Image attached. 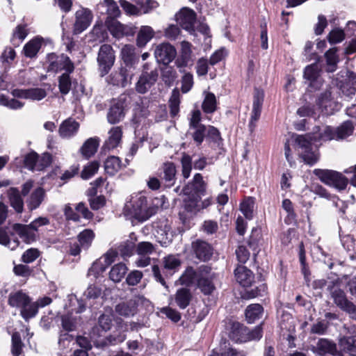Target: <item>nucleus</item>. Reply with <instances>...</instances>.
Instances as JSON below:
<instances>
[{
	"label": "nucleus",
	"instance_id": "nucleus-1",
	"mask_svg": "<svg viewBox=\"0 0 356 356\" xmlns=\"http://www.w3.org/2000/svg\"><path fill=\"white\" fill-rule=\"evenodd\" d=\"M147 198L141 194L132 195L130 200L127 202L123 209V213L130 218H135L143 222L149 219L157 212L158 207H147Z\"/></svg>",
	"mask_w": 356,
	"mask_h": 356
},
{
	"label": "nucleus",
	"instance_id": "nucleus-2",
	"mask_svg": "<svg viewBox=\"0 0 356 356\" xmlns=\"http://www.w3.org/2000/svg\"><path fill=\"white\" fill-rule=\"evenodd\" d=\"M112 320L108 315L102 314L99 318L98 325L95 326L90 332V338L95 341L97 346H108L122 342L125 339L124 334L110 335L103 341H97V338L102 336V333L110 330Z\"/></svg>",
	"mask_w": 356,
	"mask_h": 356
},
{
	"label": "nucleus",
	"instance_id": "nucleus-3",
	"mask_svg": "<svg viewBox=\"0 0 356 356\" xmlns=\"http://www.w3.org/2000/svg\"><path fill=\"white\" fill-rule=\"evenodd\" d=\"M8 304L13 307L20 308L21 316L26 321L33 318L38 313L37 305L32 303L29 296L22 291L10 293Z\"/></svg>",
	"mask_w": 356,
	"mask_h": 356
},
{
	"label": "nucleus",
	"instance_id": "nucleus-4",
	"mask_svg": "<svg viewBox=\"0 0 356 356\" xmlns=\"http://www.w3.org/2000/svg\"><path fill=\"white\" fill-rule=\"evenodd\" d=\"M316 139V136L307 134L298 135L295 140L298 148L301 150L300 152L301 157L309 165L314 164L319 159L318 149L312 145V140Z\"/></svg>",
	"mask_w": 356,
	"mask_h": 356
},
{
	"label": "nucleus",
	"instance_id": "nucleus-5",
	"mask_svg": "<svg viewBox=\"0 0 356 356\" xmlns=\"http://www.w3.org/2000/svg\"><path fill=\"white\" fill-rule=\"evenodd\" d=\"M313 172L322 182L338 190L345 189L348 183L346 177L334 170L315 169Z\"/></svg>",
	"mask_w": 356,
	"mask_h": 356
},
{
	"label": "nucleus",
	"instance_id": "nucleus-6",
	"mask_svg": "<svg viewBox=\"0 0 356 356\" xmlns=\"http://www.w3.org/2000/svg\"><path fill=\"white\" fill-rule=\"evenodd\" d=\"M215 278L216 274L210 266L202 265L198 268L197 285L204 295H210L215 290L216 287L213 284Z\"/></svg>",
	"mask_w": 356,
	"mask_h": 356
},
{
	"label": "nucleus",
	"instance_id": "nucleus-7",
	"mask_svg": "<svg viewBox=\"0 0 356 356\" xmlns=\"http://www.w3.org/2000/svg\"><path fill=\"white\" fill-rule=\"evenodd\" d=\"M98 70L101 76L106 75L114 65L115 56L110 44H102L97 55Z\"/></svg>",
	"mask_w": 356,
	"mask_h": 356
},
{
	"label": "nucleus",
	"instance_id": "nucleus-8",
	"mask_svg": "<svg viewBox=\"0 0 356 356\" xmlns=\"http://www.w3.org/2000/svg\"><path fill=\"white\" fill-rule=\"evenodd\" d=\"M24 165L31 171H42L51 163V156L49 153H44L39 157L35 152L26 154L23 159Z\"/></svg>",
	"mask_w": 356,
	"mask_h": 356
},
{
	"label": "nucleus",
	"instance_id": "nucleus-9",
	"mask_svg": "<svg viewBox=\"0 0 356 356\" xmlns=\"http://www.w3.org/2000/svg\"><path fill=\"white\" fill-rule=\"evenodd\" d=\"M47 63L48 72H57L65 70L67 72L71 73L74 69L73 63L67 56L64 54H49L47 56Z\"/></svg>",
	"mask_w": 356,
	"mask_h": 356
},
{
	"label": "nucleus",
	"instance_id": "nucleus-10",
	"mask_svg": "<svg viewBox=\"0 0 356 356\" xmlns=\"http://www.w3.org/2000/svg\"><path fill=\"white\" fill-rule=\"evenodd\" d=\"M262 337V330L260 326H257L252 331L239 323H234L232 325L231 337L236 341L258 340Z\"/></svg>",
	"mask_w": 356,
	"mask_h": 356
},
{
	"label": "nucleus",
	"instance_id": "nucleus-11",
	"mask_svg": "<svg viewBox=\"0 0 356 356\" xmlns=\"http://www.w3.org/2000/svg\"><path fill=\"white\" fill-rule=\"evenodd\" d=\"M93 18L92 11L81 8L75 13V21L73 26L74 34H79L85 31L91 24Z\"/></svg>",
	"mask_w": 356,
	"mask_h": 356
},
{
	"label": "nucleus",
	"instance_id": "nucleus-12",
	"mask_svg": "<svg viewBox=\"0 0 356 356\" xmlns=\"http://www.w3.org/2000/svg\"><path fill=\"white\" fill-rule=\"evenodd\" d=\"M134 75L131 65L122 67L118 71L111 74V83L114 86L124 88L131 83Z\"/></svg>",
	"mask_w": 356,
	"mask_h": 356
},
{
	"label": "nucleus",
	"instance_id": "nucleus-13",
	"mask_svg": "<svg viewBox=\"0 0 356 356\" xmlns=\"http://www.w3.org/2000/svg\"><path fill=\"white\" fill-rule=\"evenodd\" d=\"M159 77L156 70L143 72L136 83L135 89L140 94L146 93L155 84Z\"/></svg>",
	"mask_w": 356,
	"mask_h": 356
},
{
	"label": "nucleus",
	"instance_id": "nucleus-14",
	"mask_svg": "<svg viewBox=\"0 0 356 356\" xmlns=\"http://www.w3.org/2000/svg\"><path fill=\"white\" fill-rule=\"evenodd\" d=\"M176 20L177 23L190 33L195 31L194 25L196 21L195 13L188 8H182L177 15Z\"/></svg>",
	"mask_w": 356,
	"mask_h": 356
},
{
	"label": "nucleus",
	"instance_id": "nucleus-15",
	"mask_svg": "<svg viewBox=\"0 0 356 356\" xmlns=\"http://www.w3.org/2000/svg\"><path fill=\"white\" fill-rule=\"evenodd\" d=\"M264 99V92L262 90L256 88L253 96L252 111L249 123L250 131H253L256 126V122L259 119L262 104Z\"/></svg>",
	"mask_w": 356,
	"mask_h": 356
},
{
	"label": "nucleus",
	"instance_id": "nucleus-16",
	"mask_svg": "<svg viewBox=\"0 0 356 356\" xmlns=\"http://www.w3.org/2000/svg\"><path fill=\"white\" fill-rule=\"evenodd\" d=\"M154 55L159 62L168 65L175 59L177 51L170 44L163 42L156 47Z\"/></svg>",
	"mask_w": 356,
	"mask_h": 356
},
{
	"label": "nucleus",
	"instance_id": "nucleus-17",
	"mask_svg": "<svg viewBox=\"0 0 356 356\" xmlns=\"http://www.w3.org/2000/svg\"><path fill=\"white\" fill-rule=\"evenodd\" d=\"M191 248L196 258L202 261H209L213 253L212 246L207 241L200 239L193 241Z\"/></svg>",
	"mask_w": 356,
	"mask_h": 356
},
{
	"label": "nucleus",
	"instance_id": "nucleus-18",
	"mask_svg": "<svg viewBox=\"0 0 356 356\" xmlns=\"http://www.w3.org/2000/svg\"><path fill=\"white\" fill-rule=\"evenodd\" d=\"M207 184L203 180L201 174L197 173L194 175L191 182H189L184 187L182 191L184 194H194L197 195L199 198L205 194Z\"/></svg>",
	"mask_w": 356,
	"mask_h": 356
},
{
	"label": "nucleus",
	"instance_id": "nucleus-19",
	"mask_svg": "<svg viewBox=\"0 0 356 356\" xmlns=\"http://www.w3.org/2000/svg\"><path fill=\"white\" fill-rule=\"evenodd\" d=\"M331 297L334 302L341 309H343L350 302L344 291L340 289L338 280L332 281L327 285Z\"/></svg>",
	"mask_w": 356,
	"mask_h": 356
},
{
	"label": "nucleus",
	"instance_id": "nucleus-20",
	"mask_svg": "<svg viewBox=\"0 0 356 356\" xmlns=\"http://www.w3.org/2000/svg\"><path fill=\"white\" fill-rule=\"evenodd\" d=\"M105 24L111 34L116 38H120L124 35L133 34L134 33L131 26L124 25L115 19H106Z\"/></svg>",
	"mask_w": 356,
	"mask_h": 356
},
{
	"label": "nucleus",
	"instance_id": "nucleus-21",
	"mask_svg": "<svg viewBox=\"0 0 356 356\" xmlns=\"http://www.w3.org/2000/svg\"><path fill=\"white\" fill-rule=\"evenodd\" d=\"M321 69L316 63L307 65L304 70V78L310 82L309 86L318 89L322 81L320 79Z\"/></svg>",
	"mask_w": 356,
	"mask_h": 356
},
{
	"label": "nucleus",
	"instance_id": "nucleus-22",
	"mask_svg": "<svg viewBox=\"0 0 356 356\" xmlns=\"http://www.w3.org/2000/svg\"><path fill=\"white\" fill-rule=\"evenodd\" d=\"M312 350L320 356H325L327 354L334 355L337 353L336 343L327 339H320L316 346L312 348Z\"/></svg>",
	"mask_w": 356,
	"mask_h": 356
},
{
	"label": "nucleus",
	"instance_id": "nucleus-23",
	"mask_svg": "<svg viewBox=\"0 0 356 356\" xmlns=\"http://www.w3.org/2000/svg\"><path fill=\"white\" fill-rule=\"evenodd\" d=\"M143 297L134 298L127 302H122L115 306V312L120 316L129 317L134 316L137 310V299H143Z\"/></svg>",
	"mask_w": 356,
	"mask_h": 356
},
{
	"label": "nucleus",
	"instance_id": "nucleus-24",
	"mask_svg": "<svg viewBox=\"0 0 356 356\" xmlns=\"http://www.w3.org/2000/svg\"><path fill=\"white\" fill-rule=\"evenodd\" d=\"M124 115V102L119 99L109 108L107 113V119L109 123L116 124L122 120Z\"/></svg>",
	"mask_w": 356,
	"mask_h": 356
},
{
	"label": "nucleus",
	"instance_id": "nucleus-25",
	"mask_svg": "<svg viewBox=\"0 0 356 356\" xmlns=\"http://www.w3.org/2000/svg\"><path fill=\"white\" fill-rule=\"evenodd\" d=\"M160 177L165 181V184L170 187L174 185L176 179V168L173 163L167 162L163 163L161 169Z\"/></svg>",
	"mask_w": 356,
	"mask_h": 356
},
{
	"label": "nucleus",
	"instance_id": "nucleus-26",
	"mask_svg": "<svg viewBox=\"0 0 356 356\" xmlns=\"http://www.w3.org/2000/svg\"><path fill=\"white\" fill-rule=\"evenodd\" d=\"M13 229L17 234L23 241L30 243L35 240V231L31 225L14 224Z\"/></svg>",
	"mask_w": 356,
	"mask_h": 356
},
{
	"label": "nucleus",
	"instance_id": "nucleus-27",
	"mask_svg": "<svg viewBox=\"0 0 356 356\" xmlns=\"http://www.w3.org/2000/svg\"><path fill=\"white\" fill-rule=\"evenodd\" d=\"M45 196L46 192L43 188H36L26 200L28 209L33 211L38 208L44 201Z\"/></svg>",
	"mask_w": 356,
	"mask_h": 356
},
{
	"label": "nucleus",
	"instance_id": "nucleus-28",
	"mask_svg": "<svg viewBox=\"0 0 356 356\" xmlns=\"http://www.w3.org/2000/svg\"><path fill=\"white\" fill-rule=\"evenodd\" d=\"M79 123L72 118L64 120L60 125L58 131L62 138H70L76 134Z\"/></svg>",
	"mask_w": 356,
	"mask_h": 356
},
{
	"label": "nucleus",
	"instance_id": "nucleus-29",
	"mask_svg": "<svg viewBox=\"0 0 356 356\" xmlns=\"http://www.w3.org/2000/svg\"><path fill=\"white\" fill-rule=\"evenodd\" d=\"M234 274L236 281L244 287L250 286L253 282L252 273L244 266H238Z\"/></svg>",
	"mask_w": 356,
	"mask_h": 356
},
{
	"label": "nucleus",
	"instance_id": "nucleus-30",
	"mask_svg": "<svg viewBox=\"0 0 356 356\" xmlns=\"http://www.w3.org/2000/svg\"><path fill=\"white\" fill-rule=\"evenodd\" d=\"M108 134V138L105 141L103 149L111 150L117 147L120 144L122 131L120 127H114L109 131Z\"/></svg>",
	"mask_w": 356,
	"mask_h": 356
},
{
	"label": "nucleus",
	"instance_id": "nucleus-31",
	"mask_svg": "<svg viewBox=\"0 0 356 356\" xmlns=\"http://www.w3.org/2000/svg\"><path fill=\"white\" fill-rule=\"evenodd\" d=\"M8 196L10 206L15 211L21 213L24 210V200L19 190L16 188H10L8 191Z\"/></svg>",
	"mask_w": 356,
	"mask_h": 356
},
{
	"label": "nucleus",
	"instance_id": "nucleus-32",
	"mask_svg": "<svg viewBox=\"0 0 356 356\" xmlns=\"http://www.w3.org/2000/svg\"><path fill=\"white\" fill-rule=\"evenodd\" d=\"M192 299V294L190 289L187 288H181L178 289L175 295V300L177 305L180 309L186 308Z\"/></svg>",
	"mask_w": 356,
	"mask_h": 356
},
{
	"label": "nucleus",
	"instance_id": "nucleus-33",
	"mask_svg": "<svg viewBox=\"0 0 356 356\" xmlns=\"http://www.w3.org/2000/svg\"><path fill=\"white\" fill-rule=\"evenodd\" d=\"M333 104L334 102L331 99V92L329 90H326L322 93L317 100V105L321 109V112L325 115L332 113Z\"/></svg>",
	"mask_w": 356,
	"mask_h": 356
},
{
	"label": "nucleus",
	"instance_id": "nucleus-34",
	"mask_svg": "<svg viewBox=\"0 0 356 356\" xmlns=\"http://www.w3.org/2000/svg\"><path fill=\"white\" fill-rule=\"evenodd\" d=\"M43 42V38L41 37H35L28 42L24 47L23 51L24 55L29 58L35 57Z\"/></svg>",
	"mask_w": 356,
	"mask_h": 356
},
{
	"label": "nucleus",
	"instance_id": "nucleus-35",
	"mask_svg": "<svg viewBox=\"0 0 356 356\" xmlns=\"http://www.w3.org/2000/svg\"><path fill=\"white\" fill-rule=\"evenodd\" d=\"M99 140L98 138H90L81 147L80 152L86 159L91 157L97 152Z\"/></svg>",
	"mask_w": 356,
	"mask_h": 356
},
{
	"label": "nucleus",
	"instance_id": "nucleus-36",
	"mask_svg": "<svg viewBox=\"0 0 356 356\" xmlns=\"http://www.w3.org/2000/svg\"><path fill=\"white\" fill-rule=\"evenodd\" d=\"M154 35V31L151 26H142L137 35V45L140 47L145 46Z\"/></svg>",
	"mask_w": 356,
	"mask_h": 356
},
{
	"label": "nucleus",
	"instance_id": "nucleus-37",
	"mask_svg": "<svg viewBox=\"0 0 356 356\" xmlns=\"http://www.w3.org/2000/svg\"><path fill=\"white\" fill-rule=\"evenodd\" d=\"M339 346L341 351L349 353L352 356L356 355V337H343L339 341Z\"/></svg>",
	"mask_w": 356,
	"mask_h": 356
},
{
	"label": "nucleus",
	"instance_id": "nucleus-38",
	"mask_svg": "<svg viewBox=\"0 0 356 356\" xmlns=\"http://www.w3.org/2000/svg\"><path fill=\"white\" fill-rule=\"evenodd\" d=\"M127 266L122 263L114 265L109 273L110 279L114 282H120L127 274Z\"/></svg>",
	"mask_w": 356,
	"mask_h": 356
},
{
	"label": "nucleus",
	"instance_id": "nucleus-39",
	"mask_svg": "<svg viewBox=\"0 0 356 356\" xmlns=\"http://www.w3.org/2000/svg\"><path fill=\"white\" fill-rule=\"evenodd\" d=\"M337 48L334 47L327 50L325 54L327 64V71L333 72L337 69V65L339 60L337 55Z\"/></svg>",
	"mask_w": 356,
	"mask_h": 356
},
{
	"label": "nucleus",
	"instance_id": "nucleus-40",
	"mask_svg": "<svg viewBox=\"0 0 356 356\" xmlns=\"http://www.w3.org/2000/svg\"><path fill=\"white\" fill-rule=\"evenodd\" d=\"M263 312V307L259 304L249 305L245 310V317L249 323H252L256 319L261 317Z\"/></svg>",
	"mask_w": 356,
	"mask_h": 356
},
{
	"label": "nucleus",
	"instance_id": "nucleus-41",
	"mask_svg": "<svg viewBox=\"0 0 356 356\" xmlns=\"http://www.w3.org/2000/svg\"><path fill=\"white\" fill-rule=\"evenodd\" d=\"M188 197L184 200V209L190 213H196L200 211V200L197 195L187 194Z\"/></svg>",
	"mask_w": 356,
	"mask_h": 356
},
{
	"label": "nucleus",
	"instance_id": "nucleus-42",
	"mask_svg": "<svg viewBox=\"0 0 356 356\" xmlns=\"http://www.w3.org/2000/svg\"><path fill=\"white\" fill-rule=\"evenodd\" d=\"M104 168L108 174L113 175L121 168V161L117 156H110L106 160Z\"/></svg>",
	"mask_w": 356,
	"mask_h": 356
},
{
	"label": "nucleus",
	"instance_id": "nucleus-43",
	"mask_svg": "<svg viewBox=\"0 0 356 356\" xmlns=\"http://www.w3.org/2000/svg\"><path fill=\"white\" fill-rule=\"evenodd\" d=\"M202 108L204 112L207 113H212L217 108L216 98L214 94L208 92L202 102Z\"/></svg>",
	"mask_w": 356,
	"mask_h": 356
},
{
	"label": "nucleus",
	"instance_id": "nucleus-44",
	"mask_svg": "<svg viewBox=\"0 0 356 356\" xmlns=\"http://www.w3.org/2000/svg\"><path fill=\"white\" fill-rule=\"evenodd\" d=\"M354 130V127L352 122L346 121L343 123L340 127L335 129L336 140L344 139L346 137L352 135Z\"/></svg>",
	"mask_w": 356,
	"mask_h": 356
},
{
	"label": "nucleus",
	"instance_id": "nucleus-45",
	"mask_svg": "<svg viewBox=\"0 0 356 356\" xmlns=\"http://www.w3.org/2000/svg\"><path fill=\"white\" fill-rule=\"evenodd\" d=\"M11 342V353L13 356H19L22 353V349L24 345L18 332H13L12 334Z\"/></svg>",
	"mask_w": 356,
	"mask_h": 356
},
{
	"label": "nucleus",
	"instance_id": "nucleus-46",
	"mask_svg": "<svg viewBox=\"0 0 356 356\" xmlns=\"http://www.w3.org/2000/svg\"><path fill=\"white\" fill-rule=\"evenodd\" d=\"M103 5L106 7L107 19H115L120 15V10L114 0H104Z\"/></svg>",
	"mask_w": 356,
	"mask_h": 356
},
{
	"label": "nucleus",
	"instance_id": "nucleus-47",
	"mask_svg": "<svg viewBox=\"0 0 356 356\" xmlns=\"http://www.w3.org/2000/svg\"><path fill=\"white\" fill-rule=\"evenodd\" d=\"M181 261L178 255L169 254L163 258V266L170 270H177L181 266Z\"/></svg>",
	"mask_w": 356,
	"mask_h": 356
},
{
	"label": "nucleus",
	"instance_id": "nucleus-48",
	"mask_svg": "<svg viewBox=\"0 0 356 356\" xmlns=\"http://www.w3.org/2000/svg\"><path fill=\"white\" fill-rule=\"evenodd\" d=\"M69 74L63 73L58 78V87L63 95H67L71 89L72 81Z\"/></svg>",
	"mask_w": 356,
	"mask_h": 356
},
{
	"label": "nucleus",
	"instance_id": "nucleus-49",
	"mask_svg": "<svg viewBox=\"0 0 356 356\" xmlns=\"http://www.w3.org/2000/svg\"><path fill=\"white\" fill-rule=\"evenodd\" d=\"M254 200L252 197L245 199L240 205V210L245 217L250 220L253 217Z\"/></svg>",
	"mask_w": 356,
	"mask_h": 356
},
{
	"label": "nucleus",
	"instance_id": "nucleus-50",
	"mask_svg": "<svg viewBox=\"0 0 356 356\" xmlns=\"http://www.w3.org/2000/svg\"><path fill=\"white\" fill-rule=\"evenodd\" d=\"M94 238V233L90 229H85L78 236L79 243L83 248H87L91 244Z\"/></svg>",
	"mask_w": 356,
	"mask_h": 356
},
{
	"label": "nucleus",
	"instance_id": "nucleus-51",
	"mask_svg": "<svg viewBox=\"0 0 356 356\" xmlns=\"http://www.w3.org/2000/svg\"><path fill=\"white\" fill-rule=\"evenodd\" d=\"M181 163L182 176L184 179H188L192 170L191 157L186 154H184L181 159Z\"/></svg>",
	"mask_w": 356,
	"mask_h": 356
},
{
	"label": "nucleus",
	"instance_id": "nucleus-52",
	"mask_svg": "<svg viewBox=\"0 0 356 356\" xmlns=\"http://www.w3.org/2000/svg\"><path fill=\"white\" fill-rule=\"evenodd\" d=\"M155 246L150 242L143 241L136 245V252L137 254L150 255L155 251Z\"/></svg>",
	"mask_w": 356,
	"mask_h": 356
},
{
	"label": "nucleus",
	"instance_id": "nucleus-53",
	"mask_svg": "<svg viewBox=\"0 0 356 356\" xmlns=\"http://www.w3.org/2000/svg\"><path fill=\"white\" fill-rule=\"evenodd\" d=\"M197 273L192 267H188L179 278L181 284L190 286L194 281Z\"/></svg>",
	"mask_w": 356,
	"mask_h": 356
},
{
	"label": "nucleus",
	"instance_id": "nucleus-54",
	"mask_svg": "<svg viewBox=\"0 0 356 356\" xmlns=\"http://www.w3.org/2000/svg\"><path fill=\"white\" fill-rule=\"evenodd\" d=\"M120 5L125 12L127 15H141L140 8H138L135 5L131 3L127 0H120Z\"/></svg>",
	"mask_w": 356,
	"mask_h": 356
},
{
	"label": "nucleus",
	"instance_id": "nucleus-55",
	"mask_svg": "<svg viewBox=\"0 0 356 356\" xmlns=\"http://www.w3.org/2000/svg\"><path fill=\"white\" fill-rule=\"evenodd\" d=\"M336 131L333 128L325 126L323 127L321 130L317 139L327 141L331 140H336Z\"/></svg>",
	"mask_w": 356,
	"mask_h": 356
},
{
	"label": "nucleus",
	"instance_id": "nucleus-56",
	"mask_svg": "<svg viewBox=\"0 0 356 356\" xmlns=\"http://www.w3.org/2000/svg\"><path fill=\"white\" fill-rule=\"evenodd\" d=\"M165 65L162 70V79L165 83L170 84L175 80L177 72L172 67Z\"/></svg>",
	"mask_w": 356,
	"mask_h": 356
},
{
	"label": "nucleus",
	"instance_id": "nucleus-57",
	"mask_svg": "<svg viewBox=\"0 0 356 356\" xmlns=\"http://www.w3.org/2000/svg\"><path fill=\"white\" fill-rule=\"evenodd\" d=\"M99 163L97 161H92L85 166L81 172V177L83 179H88L94 175L98 170Z\"/></svg>",
	"mask_w": 356,
	"mask_h": 356
},
{
	"label": "nucleus",
	"instance_id": "nucleus-58",
	"mask_svg": "<svg viewBox=\"0 0 356 356\" xmlns=\"http://www.w3.org/2000/svg\"><path fill=\"white\" fill-rule=\"evenodd\" d=\"M122 58L127 65H129L134 60V48L131 45H124L121 50Z\"/></svg>",
	"mask_w": 356,
	"mask_h": 356
},
{
	"label": "nucleus",
	"instance_id": "nucleus-59",
	"mask_svg": "<svg viewBox=\"0 0 356 356\" xmlns=\"http://www.w3.org/2000/svg\"><path fill=\"white\" fill-rule=\"evenodd\" d=\"M0 244L3 245L10 250H15L19 245L18 241L10 242L6 231L3 228H0Z\"/></svg>",
	"mask_w": 356,
	"mask_h": 356
},
{
	"label": "nucleus",
	"instance_id": "nucleus-60",
	"mask_svg": "<svg viewBox=\"0 0 356 356\" xmlns=\"http://www.w3.org/2000/svg\"><path fill=\"white\" fill-rule=\"evenodd\" d=\"M143 274L141 271L134 270L131 271L126 277V283L129 286H136L141 281Z\"/></svg>",
	"mask_w": 356,
	"mask_h": 356
},
{
	"label": "nucleus",
	"instance_id": "nucleus-61",
	"mask_svg": "<svg viewBox=\"0 0 356 356\" xmlns=\"http://www.w3.org/2000/svg\"><path fill=\"white\" fill-rule=\"evenodd\" d=\"M179 93L177 90H173L170 99V113L172 116L176 115L179 112Z\"/></svg>",
	"mask_w": 356,
	"mask_h": 356
},
{
	"label": "nucleus",
	"instance_id": "nucleus-62",
	"mask_svg": "<svg viewBox=\"0 0 356 356\" xmlns=\"http://www.w3.org/2000/svg\"><path fill=\"white\" fill-rule=\"evenodd\" d=\"M193 76L190 72L185 73L181 77V90L183 93H186L191 90L193 86Z\"/></svg>",
	"mask_w": 356,
	"mask_h": 356
},
{
	"label": "nucleus",
	"instance_id": "nucleus-63",
	"mask_svg": "<svg viewBox=\"0 0 356 356\" xmlns=\"http://www.w3.org/2000/svg\"><path fill=\"white\" fill-rule=\"evenodd\" d=\"M61 325L65 331H73L76 328V320L71 315H63L61 316Z\"/></svg>",
	"mask_w": 356,
	"mask_h": 356
},
{
	"label": "nucleus",
	"instance_id": "nucleus-64",
	"mask_svg": "<svg viewBox=\"0 0 356 356\" xmlns=\"http://www.w3.org/2000/svg\"><path fill=\"white\" fill-rule=\"evenodd\" d=\"M40 254L37 248H30L26 250L22 256L23 262L29 264L34 261Z\"/></svg>",
	"mask_w": 356,
	"mask_h": 356
}]
</instances>
